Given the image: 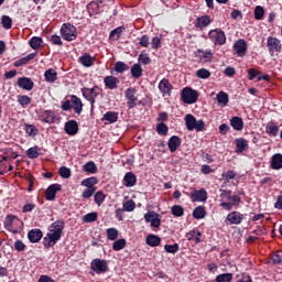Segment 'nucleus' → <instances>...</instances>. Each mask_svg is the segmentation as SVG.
Here are the masks:
<instances>
[{"mask_svg": "<svg viewBox=\"0 0 282 282\" xmlns=\"http://www.w3.org/2000/svg\"><path fill=\"white\" fill-rule=\"evenodd\" d=\"M217 100L219 105H224V107H226V105H228V95L225 91H219L217 94Z\"/></svg>", "mask_w": 282, "mask_h": 282, "instance_id": "54", "label": "nucleus"}, {"mask_svg": "<svg viewBox=\"0 0 282 282\" xmlns=\"http://www.w3.org/2000/svg\"><path fill=\"white\" fill-rule=\"evenodd\" d=\"M185 126L187 131H204L206 122L204 120H197L195 116L188 113L185 116Z\"/></svg>", "mask_w": 282, "mask_h": 282, "instance_id": "2", "label": "nucleus"}, {"mask_svg": "<svg viewBox=\"0 0 282 282\" xmlns=\"http://www.w3.org/2000/svg\"><path fill=\"white\" fill-rule=\"evenodd\" d=\"M63 191V186L58 183L50 185L45 191V199L47 202H54L56 199V194Z\"/></svg>", "mask_w": 282, "mask_h": 282, "instance_id": "9", "label": "nucleus"}, {"mask_svg": "<svg viewBox=\"0 0 282 282\" xmlns=\"http://www.w3.org/2000/svg\"><path fill=\"white\" fill-rule=\"evenodd\" d=\"M216 282H232V273H221L217 275Z\"/></svg>", "mask_w": 282, "mask_h": 282, "instance_id": "48", "label": "nucleus"}, {"mask_svg": "<svg viewBox=\"0 0 282 282\" xmlns=\"http://www.w3.org/2000/svg\"><path fill=\"white\" fill-rule=\"evenodd\" d=\"M230 124L235 131H241L243 129V119H241V117H232Z\"/></svg>", "mask_w": 282, "mask_h": 282, "instance_id": "28", "label": "nucleus"}, {"mask_svg": "<svg viewBox=\"0 0 282 282\" xmlns=\"http://www.w3.org/2000/svg\"><path fill=\"white\" fill-rule=\"evenodd\" d=\"M97 220H98V213L96 212L88 213L85 216H83L84 224H93V221H97Z\"/></svg>", "mask_w": 282, "mask_h": 282, "instance_id": "42", "label": "nucleus"}, {"mask_svg": "<svg viewBox=\"0 0 282 282\" xmlns=\"http://www.w3.org/2000/svg\"><path fill=\"white\" fill-rule=\"evenodd\" d=\"M139 63H142V65H149L151 64V57H149V54L141 53L138 58Z\"/></svg>", "mask_w": 282, "mask_h": 282, "instance_id": "60", "label": "nucleus"}, {"mask_svg": "<svg viewBox=\"0 0 282 282\" xmlns=\"http://www.w3.org/2000/svg\"><path fill=\"white\" fill-rule=\"evenodd\" d=\"M181 98L185 105H194V102L199 98V93L193 90L191 87H185L181 93Z\"/></svg>", "mask_w": 282, "mask_h": 282, "instance_id": "4", "label": "nucleus"}, {"mask_svg": "<svg viewBox=\"0 0 282 282\" xmlns=\"http://www.w3.org/2000/svg\"><path fill=\"white\" fill-rule=\"evenodd\" d=\"M265 133L271 135L272 138H276L279 135V128L274 123H268L265 127Z\"/></svg>", "mask_w": 282, "mask_h": 282, "instance_id": "35", "label": "nucleus"}, {"mask_svg": "<svg viewBox=\"0 0 282 282\" xmlns=\"http://www.w3.org/2000/svg\"><path fill=\"white\" fill-rule=\"evenodd\" d=\"M1 24L4 30H10L12 28V18H10L9 15H2Z\"/></svg>", "mask_w": 282, "mask_h": 282, "instance_id": "50", "label": "nucleus"}, {"mask_svg": "<svg viewBox=\"0 0 282 282\" xmlns=\"http://www.w3.org/2000/svg\"><path fill=\"white\" fill-rule=\"evenodd\" d=\"M57 76H58V74L56 73V70L54 68H48L44 73V78H45L46 83H55Z\"/></svg>", "mask_w": 282, "mask_h": 282, "instance_id": "31", "label": "nucleus"}, {"mask_svg": "<svg viewBox=\"0 0 282 282\" xmlns=\"http://www.w3.org/2000/svg\"><path fill=\"white\" fill-rule=\"evenodd\" d=\"M171 213L174 217H184V207L180 205H174L171 208Z\"/></svg>", "mask_w": 282, "mask_h": 282, "instance_id": "46", "label": "nucleus"}, {"mask_svg": "<svg viewBox=\"0 0 282 282\" xmlns=\"http://www.w3.org/2000/svg\"><path fill=\"white\" fill-rule=\"evenodd\" d=\"M28 239L31 243H39L43 239V231L41 229H31L28 234Z\"/></svg>", "mask_w": 282, "mask_h": 282, "instance_id": "18", "label": "nucleus"}, {"mask_svg": "<svg viewBox=\"0 0 282 282\" xmlns=\"http://www.w3.org/2000/svg\"><path fill=\"white\" fill-rule=\"evenodd\" d=\"M209 34L217 45H224L226 43V33H224V31L220 29L210 31Z\"/></svg>", "mask_w": 282, "mask_h": 282, "instance_id": "12", "label": "nucleus"}, {"mask_svg": "<svg viewBox=\"0 0 282 282\" xmlns=\"http://www.w3.org/2000/svg\"><path fill=\"white\" fill-rule=\"evenodd\" d=\"M160 215L155 212H148L144 215V219L148 224H151L154 219H156V217H159Z\"/></svg>", "mask_w": 282, "mask_h": 282, "instance_id": "61", "label": "nucleus"}, {"mask_svg": "<svg viewBox=\"0 0 282 282\" xmlns=\"http://www.w3.org/2000/svg\"><path fill=\"white\" fill-rule=\"evenodd\" d=\"M210 25V17L205 15V17H199L196 19V28H199V30H204V28H208Z\"/></svg>", "mask_w": 282, "mask_h": 282, "instance_id": "26", "label": "nucleus"}, {"mask_svg": "<svg viewBox=\"0 0 282 282\" xmlns=\"http://www.w3.org/2000/svg\"><path fill=\"white\" fill-rule=\"evenodd\" d=\"M235 177H237V173H235V171L232 170H228L227 172L221 174V180L224 182H230V180H235Z\"/></svg>", "mask_w": 282, "mask_h": 282, "instance_id": "47", "label": "nucleus"}, {"mask_svg": "<svg viewBox=\"0 0 282 282\" xmlns=\"http://www.w3.org/2000/svg\"><path fill=\"white\" fill-rule=\"evenodd\" d=\"M124 32V26H118L115 30H112L109 34L110 41H120V37L122 36V33Z\"/></svg>", "mask_w": 282, "mask_h": 282, "instance_id": "29", "label": "nucleus"}, {"mask_svg": "<svg viewBox=\"0 0 282 282\" xmlns=\"http://www.w3.org/2000/svg\"><path fill=\"white\" fill-rule=\"evenodd\" d=\"M137 183H138V178L135 177V174H133L132 172L126 173L123 177V185L127 188H133V186H135Z\"/></svg>", "mask_w": 282, "mask_h": 282, "instance_id": "19", "label": "nucleus"}, {"mask_svg": "<svg viewBox=\"0 0 282 282\" xmlns=\"http://www.w3.org/2000/svg\"><path fill=\"white\" fill-rule=\"evenodd\" d=\"M24 131L26 134L34 138L35 135H39V129L34 127V124L25 123L24 124Z\"/></svg>", "mask_w": 282, "mask_h": 282, "instance_id": "39", "label": "nucleus"}, {"mask_svg": "<svg viewBox=\"0 0 282 282\" xmlns=\"http://www.w3.org/2000/svg\"><path fill=\"white\" fill-rule=\"evenodd\" d=\"M267 47L271 56H274V54H280L282 50L281 40L273 36H269L267 39Z\"/></svg>", "mask_w": 282, "mask_h": 282, "instance_id": "5", "label": "nucleus"}, {"mask_svg": "<svg viewBox=\"0 0 282 282\" xmlns=\"http://www.w3.org/2000/svg\"><path fill=\"white\" fill-rule=\"evenodd\" d=\"M191 199L192 202H206V199H208V194L204 188L199 191L194 189L191 193Z\"/></svg>", "mask_w": 282, "mask_h": 282, "instance_id": "14", "label": "nucleus"}, {"mask_svg": "<svg viewBox=\"0 0 282 282\" xmlns=\"http://www.w3.org/2000/svg\"><path fill=\"white\" fill-rule=\"evenodd\" d=\"M113 69L117 72V74H122L124 72H129V65H127L124 62H117Z\"/></svg>", "mask_w": 282, "mask_h": 282, "instance_id": "40", "label": "nucleus"}, {"mask_svg": "<svg viewBox=\"0 0 282 282\" xmlns=\"http://www.w3.org/2000/svg\"><path fill=\"white\" fill-rule=\"evenodd\" d=\"M107 196L105 195V193H102V191H98L95 194V204H97V206H100L102 204V202H105V198Z\"/></svg>", "mask_w": 282, "mask_h": 282, "instance_id": "58", "label": "nucleus"}, {"mask_svg": "<svg viewBox=\"0 0 282 282\" xmlns=\"http://www.w3.org/2000/svg\"><path fill=\"white\" fill-rule=\"evenodd\" d=\"M127 246V240H124V238L118 239L112 243V250H115L116 252L123 250V248H126Z\"/></svg>", "mask_w": 282, "mask_h": 282, "instance_id": "43", "label": "nucleus"}, {"mask_svg": "<svg viewBox=\"0 0 282 282\" xmlns=\"http://www.w3.org/2000/svg\"><path fill=\"white\" fill-rule=\"evenodd\" d=\"M271 169L274 171H279V169H282V154L276 153L271 158Z\"/></svg>", "mask_w": 282, "mask_h": 282, "instance_id": "23", "label": "nucleus"}, {"mask_svg": "<svg viewBox=\"0 0 282 282\" xmlns=\"http://www.w3.org/2000/svg\"><path fill=\"white\" fill-rule=\"evenodd\" d=\"M61 35L64 41H76L78 32L76 31V26H74V24L64 23L61 28Z\"/></svg>", "mask_w": 282, "mask_h": 282, "instance_id": "3", "label": "nucleus"}, {"mask_svg": "<svg viewBox=\"0 0 282 282\" xmlns=\"http://www.w3.org/2000/svg\"><path fill=\"white\" fill-rule=\"evenodd\" d=\"M37 119L46 124H54L56 115L52 110H41L37 115Z\"/></svg>", "mask_w": 282, "mask_h": 282, "instance_id": "10", "label": "nucleus"}, {"mask_svg": "<svg viewBox=\"0 0 282 282\" xmlns=\"http://www.w3.org/2000/svg\"><path fill=\"white\" fill-rule=\"evenodd\" d=\"M19 105L25 109L29 105H32V98L28 95H18Z\"/></svg>", "mask_w": 282, "mask_h": 282, "instance_id": "33", "label": "nucleus"}, {"mask_svg": "<svg viewBox=\"0 0 282 282\" xmlns=\"http://www.w3.org/2000/svg\"><path fill=\"white\" fill-rule=\"evenodd\" d=\"M137 93L138 90L134 87H129L124 91V96L128 100L127 102L128 109H135V107H138V97L135 96Z\"/></svg>", "mask_w": 282, "mask_h": 282, "instance_id": "6", "label": "nucleus"}, {"mask_svg": "<svg viewBox=\"0 0 282 282\" xmlns=\"http://www.w3.org/2000/svg\"><path fill=\"white\" fill-rule=\"evenodd\" d=\"M197 78H202L203 80H206V78H210V70L206 68H200L196 70Z\"/></svg>", "mask_w": 282, "mask_h": 282, "instance_id": "56", "label": "nucleus"}, {"mask_svg": "<svg viewBox=\"0 0 282 282\" xmlns=\"http://www.w3.org/2000/svg\"><path fill=\"white\" fill-rule=\"evenodd\" d=\"M18 86L25 91H32L34 89V82L30 77H20L18 79Z\"/></svg>", "mask_w": 282, "mask_h": 282, "instance_id": "13", "label": "nucleus"}, {"mask_svg": "<svg viewBox=\"0 0 282 282\" xmlns=\"http://www.w3.org/2000/svg\"><path fill=\"white\" fill-rule=\"evenodd\" d=\"M159 89H160V93L163 95L171 94V89H173V85H171V82H169V79L163 78L159 83Z\"/></svg>", "mask_w": 282, "mask_h": 282, "instance_id": "22", "label": "nucleus"}, {"mask_svg": "<svg viewBox=\"0 0 282 282\" xmlns=\"http://www.w3.org/2000/svg\"><path fill=\"white\" fill-rule=\"evenodd\" d=\"M227 221H229V224L239 226V224H241V221H243V214H241L239 212H232L227 215Z\"/></svg>", "mask_w": 282, "mask_h": 282, "instance_id": "17", "label": "nucleus"}, {"mask_svg": "<svg viewBox=\"0 0 282 282\" xmlns=\"http://www.w3.org/2000/svg\"><path fill=\"white\" fill-rule=\"evenodd\" d=\"M64 131L67 135H76V133H78V122L76 120L67 121Z\"/></svg>", "mask_w": 282, "mask_h": 282, "instance_id": "15", "label": "nucleus"}, {"mask_svg": "<svg viewBox=\"0 0 282 282\" xmlns=\"http://www.w3.org/2000/svg\"><path fill=\"white\" fill-rule=\"evenodd\" d=\"M213 61V51H205L203 53V63H210Z\"/></svg>", "mask_w": 282, "mask_h": 282, "instance_id": "63", "label": "nucleus"}, {"mask_svg": "<svg viewBox=\"0 0 282 282\" xmlns=\"http://www.w3.org/2000/svg\"><path fill=\"white\" fill-rule=\"evenodd\" d=\"M234 51L240 57L246 56V52H248V44L246 43V40H243V39L238 40L234 44Z\"/></svg>", "mask_w": 282, "mask_h": 282, "instance_id": "11", "label": "nucleus"}, {"mask_svg": "<svg viewBox=\"0 0 282 282\" xmlns=\"http://www.w3.org/2000/svg\"><path fill=\"white\" fill-rule=\"evenodd\" d=\"M14 219H17V216L14 215H8L4 219V228H7V230H12V221H14Z\"/></svg>", "mask_w": 282, "mask_h": 282, "instance_id": "59", "label": "nucleus"}, {"mask_svg": "<svg viewBox=\"0 0 282 282\" xmlns=\"http://www.w3.org/2000/svg\"><path fill=\"white\" fill-rule=\"evenodd\" d=\"M265 14V10L261 6H257L254 9V19L256 21H261Z\"/></svg>", "mask_w": 282, "mask_h": 282, "instance_id": "52", "label": "nucleus"}, {"mask_svg": "<svg viewBox=\"0 0 282 282\" xmlns=\"http://www.w3.org/2000/svg\"><path fill=\"white\" fill-rule=\"evenodd\" d=\"M87 11L89 17H94V14H98L100 12V6H98L96 1H91L87 4Z\"/></svg>", "mask_w": 282, "mask_h": 282, "instance_id": "34", "label": "nucleus"}, {"mask_svg": "<svg viewBox=\"0 0 282 282\" xmlns=\"http://www.w3.org/2000/svg\"><path fill=\"white\" fill-rule=\"evenodd\" d=\"M35 57H36V53H31L28 56L15 61L13 65L14 67H23V65H28L30 61H34Z\"/></svg>", "mask_w": 282, "mask_h": 282, "instance_id": "24", "label": "nucleus"}, {"mask_svg": "<svg viewBox=\"0 0 282 282\" xmlns=\"http://www.w3.org/2000/svg\"><path fill=\"white\" fill-rule=\"evenodd\" d=\"M181 145H182V139L177 135L171 137L167 141V147L171 153H175Z\"/></svg>", "mask_w": 282, "mask_h": 282, "instance_id": "16", "label": "nucleus"}, {"mask_svg": "<svg viewBox=\"0 0 282 282\" xmlns=\"http://www.w3.org/2000/svg\"><path fill=\"white\" fill-rule=\"evenodd\" d=\"M79 63L84 67H91V65H94V58L89 54H85L84 56L79 57Z\"/></svg>", "mask_w": 282, "mask_h": 282, "instance_id": "37", "label": "nucleus"}, {"mask_svg": "<svg viewBox=\"0 0 282 282\" xmlns=\"http://www.w3.org/2000/svg\"><path fill=\"white\" fill-rule=\"evenodd\" d=\"M194 219H204L206 217V208L204 206H198L193 212Z\"/></svg>", "mask_w": 282, "mask_h": 282, "instance_id": "36", "label": "nucleus"}, {"mask_svg": "<svg viewBox=\"0 0 282 282\" xmlns=\"http://www.w3.org/2000/svg\"><path fill=\"white\" fill-rule=\"evenodd\" d=\"M83 171L85 173L94 174L98 171V167L96 166V163H94V161H89L83 166Z\"/></svg>", "mask_w": 282, "mask_h": 282, "instance_id": "41", "label": "nucleus"}, {"mask_svg": "<svg viewBox=\"0 0 282 282\" xmlns=\"http://www.w3.org/2000/svg\"><path fill=\"white\" fill-rule=\"evenodd\" d=\"M145 243L148 246H150L151 248H158V246H160V243H162V238H160L159 236H155L153 234H150L145 238Z\"/></svg>", "mask_w": 282, "mask_h": 282, "instance_id": "21", "label": "nucleus"}, {"mask_svg": "<svg viewBox=\"0 0 282 282\" xmlns=\"http://www.w3.org/2000/svg\"><path fill=\"white\" fill-rule=\"evenodd\" d=\"M63 230H65V220L59 219L48 227V232L46 237L43 239V246L44 248H52L53 246H56V242L61 241V237H63Z\"/></svg>", "mask_w": 282, "mask_h": 282, "instance_id": "1", "label": "nucleus"}, {"mask_svg": "<svg viewBox=\"0 0 282 282\" xmlns=\"http://www.w3.org/2000/svg\"><path fill=\"white\" fill-rule=\"evenodd\" d=\"M122 208L126 213H133L135 210V202L127 200L123 203Z\"/></svg>", "mask_w": 282, "mask_h": 282, "instance_id": "51", "label": "nucleus"}, {"mask_svg": "<svg viewBox=\"0 0 282 282\" xmlns=\"http://www.w3.org/2000/svg\"><path fill=\"white\" fill-rule=\"evenodd\" d=\"M96 184H98V178L88 177L82 181V186H86V188H96Z\"/></svg>", "mask_w": 282, "mask_h": 282, "instance_id": "38", "label": "nucleus"}, {"mask_svg": "<svg viewBox=\"0 0 282 282\" xmlns=\"http://www.w3.org/2000/svg\"><path fill=\"white\" fill-rule=\"evenodd\" d=\"M101 120H106V122H109L110 124H113V122H118V112L108 111L104 115Z\"/></svg>", "mask_w": 282, "mask_h": 282, "instance_id": "32", "label": "nucleus"}, {"mask_svg": "<svg viewBox=\"0 0 282 282\" xmlns=\"http://www.w3.org/2000/svg\"><path fill=\"white\" fill-rule=\"evenodd\" d=\"M106 232H107V238L110 241H116L118 239V229H116V228H108L106 230Z\"/></svg>", "mask_w": 282, "mask_h": 282, "instance_id": "55", "label": "nucleus"}, {"mask_svg": "<svg viewBox=\"0 0 282 282\" xmlns=\"http://www.w3.org/2000/svg\"><path fill=\"white\" fill-rule=\"evenodd\" d=\"M70 98L74 105L75 113H78V115L83 113V101L76 95H72Z\"/></svg>", "mask_w": 282, "mask_h": 282, "instance_id": "27", "label": "nucleus"}, {"mask_svg": "<svg viewBox=\"0 0 282 282\" xmlns=\"http://www.w3.org/2000/svg\"><path fill=\"white\" fill-rule=\"evenodd\" d=\"M156 132L159 133V135H166L169 133V126H166V123L164 122L158 123Z\"/></svg>", "mask_w": 282, "mask_h": 282, "instance_id": "49", "label": "nucleus"}, {"mask_svg": "<svg viewBox=\"0 0 282 282\" xmlns=\"http://www.w3.org/2000/svg\"><path fill=\"white\" fill-rule=\"evenodd\" d=\"M91 270L96 272V274H105L109 270V265L107 264V260L94 259L90 263Z\"/></svg>", "mask_w": 282, "mask_h": 282, "instance_id": "8", "label": "nucleus"}, {"mask_svg": "<svg viewBox=\"0 0 282 282\" xmlns=\"http://www.w3.org/2000/svg\"><path fill=\"white\" fill-rule=\"evenodd\" d=\"M104 83L107 89H118L120 79H118V77H115V76H106L104 78Z\"/></svg>", "mask_w": 282, "mask_h": 282, "instance_id": "20", "label": "nucleus"}, {"mask_svg": "<svg viewBox=\"0 0 282 282\" xmlns=\"http://www.w3.org/2000/svg\"><path fill=\"white\" fill-rule=\"evenodd\" d=\"M165 252H169L170 254H175L180 252V245L174 243V245H165L164 246Z\"/></svg>", "mask_w": 282, "mask_h": 282, "instance_id": "53", "label": "nucleus"}, {"mask_svg": "<svg viewBox=\"0 0 282 282\" xmlns=\"http://www.w3.org/2000/svg\"><path fill=\"white\" fill-rule=\"evenodd\" d=\"M236 153H243L248 149V140L240 138L236 139Z\"/></svg>", "mask_w": 282, "mask_h": 282, "instance_id": "25", "label": "nucleus"}, {"mask_svg": "<svg viewBox=\"0 0 282 282\" xmlns=\"http://www.w3.org/2000/svg\"><path fill=\"white\" fill-rule=\"evenodd\" d=\"M29 45H30V47H32V50H41L43 47V37L33 36L29 41Z\"/></svg>", "mask_w": 282, "mask_h": 282, "instance_id": "30", "label": "nucleus"}, {"mask_svg": "<svg viewBox=\"0 0 282 282\" xmlns=\"http://www.w3.org/2000/svg\"><path fill=\"white\" fill-rule=\"evenodd\" d=\"M94 193H96V187H87L86 189H84L82 197H84V199H89V197H91Z\"/></svg>", "mask_w": 282, "mask_h": 282, "instance_id": "62", "label": "nucleus"}, {"mask_svg": "<svg viewBox=\"0 0 282 282\" xmlns=\"http://www.w3.org/2000/svg\"><path fill=\"white\" fill-rule=\"evenodd\" d=\"M130 74L132 78H140V76H142V66L134 64L130 69Z\"/></svg>", "mask_w": 282, "mask_h": 282, "instance_id": "44", "label": "nucleus"}, {"mask_svg": "<svg viewBox=\"0 0 282 282\" xmlns=\"http://www.w3.org/2000/svg\"><path fill=\"white\" fill-rule=\"evenodd\" d=\"M58 173L63 180H69L72 177V170L67 166L59 167Z\"/></svg>", "mask_w": 282, "mask_h": 282, "instance_id": "45", "label": "nucleus"}, {"mask_svg": "<svg viewBox=\"0 0 282 282\" xmlns=\"http://www.w3.org/2000/svg\"><path fill=\"white\" fill-rule=\"evenodd\" d=\"M26 155H28V158H30V160H36V158H39V155H41L39 153V147L30 148L26 151Z\"/></svg>", "mask_w": 282, "mask_h": 282, "instance_id": "57", "label": "nucleus"}, {"mask_svg": "<svg viewBox=\"0 0 282 282\" xmlns=\"http://www.w3.org/2000/svg\"><path fill=\"white\" fill-rule=\"evenodd\" d=\"M273 263H281L282 261V251H276L272 257Z\"/></svg>", "mask_w": 282, "mask_h": 282, "instance_id": "64", "label": "nucleus"}, {"mask_svg": "<svg viewBox=\"0 0 282 282\" xmlns=\"http://www.w3.org/2000/svg\"><path fill=\"white\" fill-rule=\"evenodd\" d=\"M98 86H94L93 88H82V94L84 98L91 104V109H94V105H96V98H98Z\"/></svg>", "mask_w": 282, "mask_h": 282, "instance_id": "7", "label": "nucleus"}]
</instances>
